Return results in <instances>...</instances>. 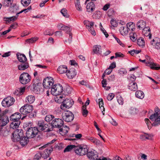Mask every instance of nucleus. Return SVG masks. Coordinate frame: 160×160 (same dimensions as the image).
<instances>
[{"label": "nucleus", "mask_w": 160, "mask_h": 160, "mask_svg": "<svg viewBox=\"0 0 160 160\" xmlns=\"http://www.w3.org/2000/svg\"><path fill=\"white\" fill-rule=\"evenodd\" d=\"M119 31L121 34L124 36L127 35L129 32V30L127 26H122L121 27Z\"/></svg>", "instance_id": "bb28decb"}, {"label": "nucleus", "mask_w": 160, "mask_h": 160, "mask_svg": "<svg viewBox=\"0 0 160 160\" xmlns=\"http://www.w3.org/2000/svg\"><path fill=\"white\" fill-rule=\"evenodd\" d=\"M62 118L67 122H71L74 118V116L73 113L69 111H67L62 114Z\"/></svg>", "instance_id": "ddd939ff"}, {"label": "nucleus", "mask_w": 160, "mask_h": 160, "mask_svg": "<svg viewBox=\"0 0 160 160\" xmlns=\"http://www.w3.org/2000/svg\"><path fill=\"white\" fill-rule=\"evenodd\" d=\"M15 100L14 98L11 97H8L4 98L2 102V104L4 107H8L12 105Z\"/></svg>", "instance_id": "1a4fd4ad"}, {"label": "nucleus", "mask_w": 160, "mask_h": 160, "mask_svg": "<svg viewBox=\"0 0 160 160\" xmlns=\"http://www.w3.org/2000/svg\"><path fill=\"white\" fill-rule=\"evenodd\" d=\"M88 149L86 147H82L81 145H75L74 148V151L78 155L82 156L85 155Z\"/></svg>", "instance_id": "20e7f679"}, {"label": "nucleus", "mask_w": 160, "mask_h": 160, "mask_svg": "<svg viewBox=\"0 0 160 160\" xmlns=\"http://www.w3.org/2000/svg\"><path fill=\"white\" fill-rule=\"evenodd\" d=\"M149 118L152 121H154L152 126H157L160 125V116L158 112L155 111L154 114L150 116Z\"/></svg>", "instance_id": "39448f33"}, {"label": "nucleus", "mask_w": 160, "mask_h": 160, "mask_svg": "<svg viewBox=\"0 0 160 160\" xmlns=\"http://www.w3.org/2000/svg\"><path fill=\"white\" fill-rule=\"evenodd\" d=\"M93 54L94 53L101 54L102 52L101 46L100 45H95L93 47Z\"/></svg>", "instance_id": "c85d7f7f"}, {"label": "nucleus", "mask_w": 160, "mask_h": 160, "mask_svg": "<svg viewBox=\"0 0 160 160\" xmlns=\"http://www.w3.org/2000/svg\"><path fill=\"white\" fill-rule=\"evenodd\" d=\"M145 121L147 125L148 129H151V122L149 119L148 118H145Z\"/></svg>", "instance_id": "8fccbe9b"}, {"label": "nucleus", "mask_w": 160, "mask_h": 160, "mask_svg": "<svg viewBox=\"0 0 160 160\" xmlns=\"http://www.w3.org/2000/svg\"><path fill=\"white\" fill-rule=\"evenodd\" d=\"M18 67L19 70H24L29 67V63L28 62H23L18 65Z\"/></svg>", "instance_id": "412c9836"}, {"label": "nucleus", "mask_w": 160, "mask_h": 160, "mask_svg": "<svg viewBox=\"0 0 160 160\" xmlns=\"http://www.w3.org/2000/svg\"><path fill=\"white\" fill-rule=\"evenodd\" d=\"M138 112V110L136 108L133 107H131L129 110V113L132 115L137 114Z\"/></svg>", "instance_id": "79ce46f5"}, {"label": "nucleus", "mask_w": 160, "mask_h": 160, "mask_svg": "<svg viewBox=\"0 0 160 160\" xmlns=\"http://www.w3.org/2000/svg\"><path fill=\"white\" fill-rule=\"evenodd\" d=\"M83 23L86 28L88 29L89 32L92 35L95 36L96 35V33L93 28L94 22H91L88 20H85Z\"/></svg>", "instance_id": "9b49d317"}, {"label": "nucleus", "mask_w": 160, "mask_h": 160, "mask_svg": "<svg viewBox=\"0 0 160 160\" xmlns=\"http://www.w3.org/2000/svg\"><path fill=\"white\" fill-rule=\"evenodd\" d=\"M33 109L32 106L26 104L22 106L20 109L19 111L21 113L24 115L29 114V117L31 118L34 117V114L31 113Z\"/></svg>", "instance_id": "f257e3e1"}, {"label": "nucleus", "mask_w": 160, "mask_h": 160, "mask_svg": "<svg viewBox=\"0 0 160 160\" xmlns=\"http://www.w3.org/2000/svg\"><path fill=\"white\" fill-rule=\"evenodd\" d=\"M67 67L65 65L60 66L58 69V72L60 74H62L67 72Z\"/></svg>", "instance_id": "cd10ccee"}, {"label": "nucleus", "mask_w": 160, "mask_h": 160, "mask_svg": "<svg viewBox=\"0 0 160 160\" xmlns=\"http://www.w3.org/2000/svg\"><path fill=\"white\" fill-rule=\"evenodd\" d=\"M101 25L100 29L102 31V32L104 34L106 38H108L109 36L108 34L106 32V30L102 28V26L101 23H100Z\"/></svg>", "instance_id": "3c124183"}, {"label": "nucleus", "mask_w": 160, "mask_h": 160, "mask_svg": "<svg viewBox=\"0 0 160 160\" xmlns=\"http://www.w3.org/2000/svg\"><path fill=\"white\" fill-rule=\"evenodd\" d=\"M63 121L62 119L59 118L54 119L51 123L52 126V130L53 127L60 128L63 125Z\"/></svg>", "instance_id": "f8f14e48"}, {"label": "nucleus", "mask_w": 160, "mask_h": 160, "mask_svg": "<svg viewBox=\"0 0 160 160\" xmlns=\"http://www.w3.org/2000/svg\"><path fill=\"white\" fill-rule=\"evenodd\" d=\"M82 113L83 116L86 117L88 113V111L86 109L85 105H83L82 108Z\"/></svg>", "instance_id": "a19ab883"}, {"label": "nucleus", "mask_w": 160, "mask_h": 160, "mask_svg": "<svg viewBox=\"0 0 160 160\" xmlns=\"http://www.w3.org/2000/svg\"><path fill=\"white\" fill-rule=\"evenodd\" d=\"M21 115L19 113H16L11 115L10 117L11 120L14 121H19V120L21 118Z\"/></svg>", "instance_id": "5701e85b"}, {"label": "nucleus", "mask_w": 160, "mask_h": 160, "mask_svg": "<svg viewBox=\"0 0 160 160\" xmlns=\"http://www.w3.org/2000/svg\"><path fill=\"white\" fill-rule=\"evenodd\" d=\"M20 124V121H13L10 124V127L13 129L17 128Z\"/></svg>", "instance_id": "473e14b6"}, {"label": "nucleus", "mask_w": 160, "mask_h": 160, "mask_svg": "<svg viewBox=\"0 0 160 160\" xmlns=\"http://www.w3.org/2000/svg\"><path fill=\"white\" fill-rule=\"evenodd\" d=\"M18 16V15H17H17L15 16H14L9 18H7V21L8 22H9L11 21H15L17 19Z\"/></svg>", "instance_id": "c03bdc74"}, {"label": "nucleus", "mask_w": 160, "mask_h": 160, "mask_svg": "<svg viewBox=\"0 0 160 160\" xmlns=\"http://www.w3.org/2000/svg\"><path fill=\"white\" fill-rule=\"evenodd\" d=\"M148 62V63L149 64V65L150 66V68L151 69L155 70H158L160 68V67H159V65L158 64L153 62H149L148 61H147L146 63H147Z\"/></svg>", "instance_id": "72a5a7b5"}, {"label": "nucleus", "mask_w": 160, "mask_h": 160, "mask_svg": "<svg viewBox=\"0 0 160 160\" xmlns=\"http://www.w3.org/2000/svg\"><path fill=\"white\" fill-rule=\"evenodd\" d=\"M31 0H22L21 2L24 6H28L30 3Z\"/></svg>", "instance_id": "a18cd8bd"}, {"label": "nucleus", "mask_w": 160, "mask_h": 160, "mask_svg": "<svg viewBox=\"0 0 160 160\" xmlns=\"http://www.w3.org/2000/svg\"><path fill=\"white\" fill-rule=\"evenodd\" d=\"M54 116L52 115H47L45 118V121L49 122L52 120V119L54 118Z\"/></svg>", "instance_id": "37998d69"}, {"label": "nucleus", "mask_w": 160, "mask_h": 160, "mask_svg": "<svg viewBox=\"0 0 160 160\" xmlns=\"http://www.w3.org/2000/svg\"><path fill=\"white\" fill-rule=\"evenodd\" d=\"M38 132L44 130L45 132L52 131V126L50 123L46 124L42 121H39L38 124Z\"/></svg>", "instance_id": "f03ea898"}, {"label": "nucleus", "mask_w": 160, "mask_h": 160, "mask_svg": "<svg viewBox=\"0 0 160 160\" xmlns=\"http://www.w3.org/2000/svg\"><path fill=\"white\" fill-rule=\"evenodd\" d=\"M110 5L109 4H105L102 8L104 11H107L109 8Z\"/></svg>", "instance_id": "338daca9"}, {"label": "nucleus", "mask_w": 160, "mask_h": 160, "mask_svg": "<svg viewBox=\"0 0 160 160\" xmlns=\"http://www.w3.org/2000/svg\"><path fill=\"white\" fill-rule=\"evenodd\" d=\"M53 84V81L52 78L50 77L44 79L43 82V85L44 88L46 89L52 88Z\"/></svg>", "instance_id": "4468645a"}, {"label": "nucleus", "mask_w": 160, "mask_h": 160, "mask_svg": "<svg viewBox=\"0 0 160 160\" xmlns=\"http://www.w3.org/2000/svg\"><path fill=\"white\" fill-rule=\"evenodd\" d=\"M137 27L139 29H142L143 30L146 27V22L143 20H140L138 21L137 23Z\"/></svg>", "instance_id": "4be33fe9"}, {"label": "nucleus", "mask_w": 160, "mask_h": 160, "mask_svg": "<svg viewBox=\"0 0 160 160\" xmlns=\"http://www.w3.org/2000/svg\"><path fill=\"white\" fill-rule=\"evenodd\" d=\"M75 145H68L64 149V152H71L72 151H74Z\"/></svg>", "instance_id": "f704fd0d"}, {"label": "nucleus", "mask_w": 160, "mask_h": 160, "mask_svg": "<svg viewBox=\"0 0 160 160\" xmlns=\"http://www.w3.org/2000/svg\"><path fill=\"white\" fill-rule=\"evenodd\" d=\"M28 138L27 137H22L19 140L21 145L22 146L26 145L29 142Z\"/></svg>", "instance_id": "c756f323"}, {"label": "nucleus", "mask_w": 160, "mask_h": 160, "mask_svg": "<svg viewBox=\"0 0 160 160\" xmlns=\"http://www.w3.org/2000/svg\"><path fill=\"white\" fill-rule=\"evenodd\" d=\"M114 38L115 39V40L117 41V42L118 43H119L121 46H122V47H124V44L121 42L120 40L116 36H114Z\"/></svg>", "instance_id": "052dcab7"}, {"label": "nucleus", "mask_w": 160, "mask_h": 160, "mask_svg": "<svg viewBox=\"0 0 160 160\" xmlns=\"http://www.w3.org/2000/svg\"><path fill=\"white\" fill-rule=\"evenodd\" d=\"M66 74L69 78L72 79L76 75V72L75 69L71 68L67 70Z\"/></svg>", "instance_id": "a211bd4d"}, {"label": "nucleus", "mask_w": 160, "mask_h": 160, "mask_svg": "<svg viewBox=\"0 0 160 160\" xmlns=\"http://www.w3.org/2000/svg\"><path fill=\"white\" fill-rule=\"evenodd\" d=\"M66 128L67 129H68V127H66ZM59 130L60 132H62L64 134L67 133L68 132V130H67V129L65 130V128H59Z\"/></svg>", "instance_id": "6e6d98bb"}, {"label": "nucleus", "mask_w": 160, "mask_h": 160, "mask_svg": "<svg viewBox=\"0 0 160 160\" xmlns=\"http://www.w3.org/2000/svg\"><path fill=\"white\" fill-rule=\"evenodd\" d=\"M129 89L132 91H135L138 89V86L136 83L131 82L128 85Z\"/></svg>", "instance_id": "7c9ffc66"}, {"label": "nucleus", "mask_w": 160, "mask_h": 160, "mask_svg": "<svg viewBox=\"0 0 160 160\" xmlns=\"http://www.w3.org/2000/svg\"><path fill=\"white\" fill-rule=\"evenodd\" d=\"M31 8H31V6H29L27 9H24L22 10L21 11L17 13V14L18 15L19 14L22 12H24L25 13H26V12H27L29 10H30L31 9Z\"/></svg>", "instance_id": "864d4df0"}, {"label": "nucleus", "mask_w": 160, "mask_h": 160, "mask_svg": "<svg viewBox=\"0 0 160 160\" xmlns=\"http://www.w3.org/2000/svg\"><path fill=\"white\" fill-rule=\"evenodd\" d=\"M52 151V148L51 147L45 149L43 152L42 153V157L44 159L47 158L49 157L50 154Z\"/></svg>", "instance_id": "aec40b11"}, {"label": "nucleus", "mask_w": 160, "mask_h": 160, "mask_svg": "<svg viewBox=\"0 0 160 160\" xmlns=\"http://www.w3.org/2000/svg\"><path fill=\"white\" fill-rule=\"evenodd\" d=\"M146 134V138L147 139L151 140L153 138V135L152 134H148L147 133Z\"/></svg>", "instance_id": "bf43d9fd"}, {"label": "nucleus", "mask_w": 160, "mask_h": 160, "mask_svg": "<svg viewBox=\"0 0 160 160\" xmlns=\"http://www.w3.org/2000/svg\"><path fill=\"white\" fill-rule=\"evenodd\" d=\"M137 43L140 46L143 47L145 45V41L143 38L140 37L137 40Z\"/></svg>", "instance_id": "4c0bfd02"}, {"label": "nucleus", "mask_w": 160, "mask_h": 160, "mask_svg": "<svg viewBox=\"0 0 160 160\" xmlns=\"http://www.w3.org/2000/svg\"><path fill=\"white\" fill-rule=\"evenodd\" d=\"M112 71V70L108 68L105 70L104 72V73H106L107 74L109 75L111 73Z\"/></svg>", "instance_id": "774afa93"}, {"label": "nucleus", "mask_w": 160, "mask_h": 160, "mask_svg": "<svg viewBox=\"0 0 160 160\" xmlns=\"http://www.w3.org/2000/svg\"><path fill=\"white\" fill-rule=\"evenodd\" d=\"M56 141V140H55V139L52 140L50 142H48L47 144L45 145H43V146H42V147L40 148L39 149L40 150L43 149V148H46L48 144L53 143H54Z\"/></svg>", "instance_id": "09e8293b"}, {"label": "nucleus", "mask_w": 160, "mask_h": 160, "mask_svg": "<svg viewBox=\"0 0 160 160\" xmlns=\"http://www.w3.org/2000/svg\"><path fill=\"white\" fill-rule=\"evenodd\" d=\"M150 44L153 48L158 50H160V39L159 38H154L151 41Z\"/></svg>", "instance_id": "f3484780"}, {"label": "nucleus", "mask_w": 160, "mask_h": 160, "mask_svg": "<svg viewBox=\"0 0 160 160\" xmlns=\"http://www.w3.org/2000/svg\"><path fill=\"white\" fill-rule=\"evenodd\" d=\"M114 94L112 93L109 94L107 98V99L109 101H111L114 97Z\"/></svg>", "instance_id": "4d7b16f0"}, {"label": "nucleus", "mask_w": 160, "mask_h": 160, "mask_svg": "<svg viewBox=\"0 0 160 160\" xmlns=\"http://www.w3.org/2000/svg\"><path fill=\"white\" fill-rule=\"evenodd\" d=\"M86 138L96 145H99L101 144L100 141L97 138L92 137H87Z\"/></svg>", "instance_id": "b1692460"}, {"label": "nucleus", "mask_w": 160, "mask_h": 160, "mask_svg": "<svg viewBox=\"0 0 160 160\" xmlns=\"http://www.w3.org/2000/svg\"><path fill=\"white\" fill-rule=\"evenodd\" d=\"M130 38L131 40L133 41L134 42L136 41L137 39V34L133 32L130 33Z\"/></svg>", "instance_id": "ea45409f"}, {"label": "nucleus", "mask_w": 160, "mask_h": 160, "mask_svg": "<svg viewBox=\"0 0 160 160\" xmlns=\"http://www.w3.org/2000/svg\"><path fill=\"white\" fill-rule=\"evenodd\" d=\"M95 8V4L92 2H90L88 3L86 6L87 11L88 12H92L94 11Z\"/></svg>", "instance_id": "6ab92c4d"}, {"label": "nucleus", "mask_w": 160, "mask_h": 160, "mask_svg": "<svg viewBox=\"0 0 160 160\" xmlns=\"http://www.w3.org/2000/svg\"><path fill=\"white\" fill-rule=\"evenodd\" d=\"M115 58L117 57H123L124 55L120 52H116L115 53Z\"/></svg>", "instance_id": "680f3d73"}, {"label": "nucleus", "mask_w": 160, "mask_h": 160, "mask_svg": "<svg viewBox=\"0 0 160 160\" xmlns=\"http://www.w3.org/2000/svg\"><path fill=\"white\" fill-rule=\"evenodd\" d=\"M116 67V63L115 62H114L110 65L108 68L112 70V69L115 68Z\"/></svg>", "instance_id": "0e129e2a"}, {"label": "nucleus", "mask_w": 160, "mask_h": 160, "mask_svg": "<svg viewBox=\"0 0 160 160\" xmlns=\"http://www.w3.org/2000/svg\"><path fill=\"white\" fill-rule=\"evenodd\" d=\"M9 122L8 118L3 114H0V129L2 127L6 125Z\"/></svg>", "instance_id": "dca6fc26"}, {"label": "nucleus", "mask_w": 160, "mask_h": 160, "mask_svg": "<svg viewBox=\"0 0 160 160\" xmlns=\"http://www.w3.org/2000/svg\"><path fill=\"white\" fill-rule=\"evenodd\" d=\"M61 30L65 31L68 33L70 32V30L69 27L64 25L62 29H61Z\"/></svg>", "instance_id": "13d9d810"}, {"label": "nucleus", "mask_w": 160, "mask_h": 160, "mask_svg": "<svg viewBox=\"0 0 160 160\" xmlns=\"http://www.w3.org/2000/svg\"><path fill=\"white\" fill-rule=\"evenodd\" d=\"M135 96L140 99H142L144 98V93L141 91L139 90L136 92Z\"/></svg>", "instance_id": "c9c22d12"}, {"label": "nucleus", "mask_w": 160, "mask_h": 160, "mask_svg": "<svg viewBox=\"0 0 160 160\" xmlns=\"http://www.w3.org/2000/svg\"><path fill=\"white\" fill-rule=\"evenodd\" d=\"M75 4L77 10L79 12H81L82 11V8L80 4V0H77L75 2Z\"/></svg>", "instance_id": "58836bf2"}, {"label": "nucleus", "mask_w": 160, "mask_h": 160, "mask_svg": "<svg viewBox=\"0 0 160 160\" xmlns=\"http://www.w3.org/2000/svg\"><path fill=\"white\" fill-rule=\"evenodd\" d=\"M117 101L118 103L120 105H122L123 103V99L121 96H119L117 97Z\"/></svg>", "instance_id": "de8ad7c7"}, {"label": "nucleus", "mask_w": 160, "mask_h": 160, "mask_svg": "<svg viewBox=\"0 0 160 160\" xmlns=\"http://www.w3.org/2000/svg\"><path fill=\"white\" fill-rule=\"evenodd\" d=\"M35 97L33 95H29L26 97L25 99L26 102L31 104L33 103L35 101Z\"/></svg>", "instance_id": "2f4dec72"}, {"label": "nucleus", "mask_w": 160, "mask_h": 160, "mask_svg": "<svg viewBox=\"0 0 160 160\" xmlns=\"http://www.w3.org/2000/svg\"><path fill=\"white\" fill-rule=\"evenodd\" d=\"M38 133L37 127L29 128L26 132V136L28 138H32L35 137Z\"/></svg>", "instance_id": "423d86ee"}, {"label": "nucleus", "mask_w": 160, "mask_h": 160, "mask_svg": "<svg viewBox=\"0 0 160 160\" xmlns=\"http://www.w3.org/2000/svg\"><path fill=\"white\" fill-rule=\"evenodd\" d=\"M142 32L144 35L147 37L148 36L149 38L151 39L152 37V34L150 33V28L149 27H147L143 30Z\"/></svg>", "instance_id": "393cba45"}, {"label": "nucleus", "mask_w": 160, "mask_h": 160, "mask_svg": "<svg viewBox=\"0 0 160 160\" xmlns=\"http://www.w3.org/2000/svg\"><path fill=\"white\" fill-rule=\"evenodd\" d=\"M55 35L56 36L60 37L62 36V32L60 31H57L55 32Z\"/></svg>", "instance_id": "69168bd1"}, {"label": "nucleus", "mask_w": 160, "mask_h": 160, "mask_svg": "<svg viewBox=\"0 0 160 160\" xmlns=\"http://www.w3.org/2000/svg\"><path fill=\"white\" fill-rule=\"evenodd\" d=\"M67 12V10L65 8L62 9L61 11V12L63 16L65 17L68 18V15Z\"/></svg>", "instance_id": "49530a36"}, {"label": "nucleus", "mask_w": 160, "mask_h": 160, "mask_svg": "<svg viewBox=\"0 0 160 160\" xmlns=\"http://www.w3.org/2000/svg\"><path fill=\"white\" fill-rule=\"evenodd\" d=\"M111 24L113 27H117L118 26V23L116 20L112 19L111 21Z\"/></svg>", "instance_id": "5fc2aeb1"}, {"label": "nucleus", "mask_w": 160, "mask_h": 160, "mask_svg": "<svg viewBox=\"0 0 160 160\" xmlns=\"http://www.w3.org/2000/svg\"><path fill=\"white\" fill-rule=\"evenodd\" d=\"M63 87L60 84H55L51 89V92L54 95H60L63 91Z\"/></svg>", "instance_id": "0eeeda50"}, {"label": "nucleus", "mask_w": 160, "mask_h": 160, "mask_svg": "<svg viewBox=\"0 0 160 160\" xmlns=\"http://www.w3.org/2000/svg\"><path fill=\"white\" fill-rule=\"evenodd\" d=\"M73 104V101L71 99H66L63 100V104L60 106V108L62 110L69 109L71 107Z\"/></svg>", "instance_id": "9d476101"}, {"label": "nucleus", "mask_w": 160, "mask_h": 160, "mask_svg": "<svg viewBox=\"0 0 160 160\" xmlns=\"http://www.w3.org/2000/svg\"><path fill=\"white\" fill-rule=\"evenodd\" d=\"M19 79L21 83L22 84H26L30 81L31 77L28 73L23 72L20 75Z\"/></svg>", "instance_id": "6e6552de"}, {"label": "nucleus", "mask_w": 160, "mask_h": 160, "mask_svg": "<svg viewBox=\"0 0 160 160\" xmlns=\"http://www.w3.org/2000/svg\"><path fill=\"white\" fill-rule=\"evenodd\" d=\"M23 136V131L22 129H17L12 134V139L14 142L19 141Z\"/></svg>", "instance_id": "7ed1b4c3"}, {"label": "nucleus", "mask_w": 160, "mask_h": 160, "mask_svg": "<svg viewBox=\"0 0 160 160\" xmlns=\"http://www.w3.org/2000/svg\"><path fill=\"white\" fill-rule=\"evenodd\" d=\"M17 56L18 61L21 62H25L27 60L26 57L24 54L18 53L17 54Z\"/></svg>", "instance_id": "a878e982"}, {"label": "nucleus", "mask_w": 160, "mask_h": 160, "mask_svg": "<svg viewBox=\"0 0 160 160\" xmlns=\"http://www.w3.org/2000/svg\"><path fill=\"white\" fill-rule=\"evenodd\" d=\"M127 27L128 30L130 31L131 30L132 31H134L135 29V25L132 22H129L127 24Z\"/></svg>", "instance_id": "e433bc0d"}, {"label": "nucleus", "mask_w": 160, "mask_h": 160, "mask_svg": "<svg viewBox=\"0 0 160 160\" xmlns=\"http://www.w3.org/2000/svg\"><path fill=\"white\" fill-rule=\"evenodd\" d=\"M41 157H42V152H38L35 155L34 158L38 160H39Z\"/></svg>", "instance_id": "603ef678"}, {"label": "nucleus", "mask_w": 160, "mask_h": 160, "mask_svg": "<svg viewBox=\"0 0 160 160\" xmlns=\"http://www.w3.org/2000/svg\"><path fill=\"white\" fill-rule=\"evenodd\" d=\"M99 105L100 108L101 107H103V101L102 99V98H100L99 99Z\"/></svg>", "instance_id": "e2e57ef3"}, {"label": "nucleus", "mask_w": 160, "mask_h": 160, "mask_svg": "<svg viewBox=\"0 0 160 160\" xmlns=\"http://www.w3.org/2000/svg\"><path fill=\"white\" fill-rule=\"evenodd\" d=\"M87 156L90 160H95L98 157V153L94 150H92L86 153Z\"/></svg>", "instance_id": "2eb2a0df"}]
</instances>
